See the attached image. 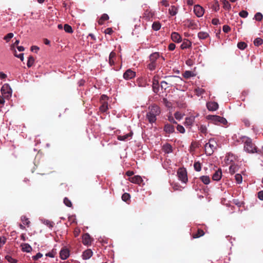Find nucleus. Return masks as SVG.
<instances>
[{
    "instance_id": "1",
    "label": "nucleus",
    "mask_w": 263,
    "mask_h": 263,
    "mask_svg": "<svg viewBox=\"0 0 263 263\" xmlns=\"http://www.w3.org/2000/svg\"><path fill=\"white\" fill-rule=\"evenodd\" d=\"M161 113L160 107L157 105H152L148 108V111L146 115V118L149 123H155L157 120V117Z\"/></svg>"
},
{
    "instance_id": "2",
    "label": "nucleus",
    "mask_w": 263,
    "mask_h": 263,
    "mask_svg": "<svg viewBox=\"0 0 263 263\" xmlns=\"http://www.w3.org/2000/svg\"><path fill=\"white\" fill-rule=\"evenodd\" d=\"M241 140L244 144L243 149L245 151L251 154L257 153V147L252 142L251 138L246 136H242L241 138Z\"/></svg>"
},
{
    "instance_id": "3",
    "label": "nucleus",
    "mask_w": 263,
    "mask_h": 263,
    "mask_svg": "<svg viewBox=\"0 0 263 263\" xmlns=\"http://www.w3.org/2000/svg\"><path fill=\"white\" fill-rule=\"evenodd\" d=\"M217 145V142L214 139H210L209 142L206 143L204 145L205 154L207 155L211 156L216 148Z\"/></svg>"
},
{
    "instance_id": "4",
    "label": "nucleus",
    "mask_w": 263,
    "mask_h": 263,
    "mask_svg": "<svg viewBox=\"0 0 263 263\" xmlns=\"http://www.w3.org/2000/svg\"><path fill=\"white\" fill-rule=\"evenodd\" d=\"M177 175L179 180L182 183L186 184L188 181L187 171L184 167L179 168L177 172Z\"/></svg>"
},
{
    "instance_id": "5",
    "label": "nucleus",
    "mask_w": 263,
    "mask_h": 263,
    "mask_svg": "<svg viewBox=\"0 0 263 263\" xmlns=\"http://www.w3.org/2000/svg\"><path fill=\"white\" fill-rule=\"evenodd\" d=\"M208 118L212 123L216 125H226L227 123V121L224 118L219 116H209Z\"/></svg>"
},
{
    "instance_id": "6",
    "label": "nucleus",
    "mask_w": 263,
    "mask_h": 263,
    "mask_svg": "<svg viewBox=\"0 0 263 263\" xmlns=\"http://www.w3.org/2000/svg\"><path fill=\"white\" fill-rule=\"evenodd\" d=\"M1 92L4 97L9 99L12 95V90L9 84H5L1 88Z\"/></svg>"
},
{
    "instance_id": "7",
    "label": "nucleus",
    "mask_w": 263,
    "mask_h": 263,
    "mask_svg": "<svg viewBox=\"0 0 263 263\" xmlns=\"http://www.w3.org/2000/svg\"><path fill=\"white\" fill-rule=\"evenodd\" d=\"M161 59L162 60H164V58L163 57L161 56L159 52H156L152 53L149 55V61L150 62H153L155 64H157V60H160Z\"/></svg>"
},
{
    "instance_id": "8",
    "label": "nucleus",
    "mask_w": 263,
    "mask_h": 263,
    "mask_svg": "<svg viewBox=\"0 0 263 263\" xmlns=\"http://www.w3.org/2000/svg\"><path fill=\"white\" fill-rule=\"evenodd\" d=\"M154 12L149 9H147L145 10L143 14V18L147 21H149L154 16Z\"/></svg>"
},
{
    "instance_id": "9",
    "label": "nucleus",
    "mask_w": 263,
    "mask_h": 263,
    "mask_svg": "<svg viewBox=\"0 0 263 263\" xmlns=\"http://www.w3.org/2000/svg\"><path fill=\"white\" fill-rule=\"evenodd\" d=\"M92 239L88 233H85L82 236V243L84 245L89 246L91 245Z\"/></svg>"
},
{
    "instance_id": "10",
    "label": "nucleus",
    "mask_w": 263,
    "mask_h": 263,
    "mask_svg": "<svg viewBox=\"0 0 263 263\" xmlns=\"http://www.w3.org/2000/svg\"><path fill=\"white\" fill-rule=\"evenodd\" d=\"M194 12L197 17H200L203 16L204 9L202 7L197 5L194 6Z\"/></svg>"
},
{
    "instance_id": "11",
    "label": "nucleus",
    "mask_w": 263,
    "mask_h": 263,
    "mask_svg": "<svg viewBox=\"0 0 263 263\" xmlns=\"http://www.w3.org/2000/svg\"><path fill=\"white\" fill-rule=\"evenodd\" d=\"M136 77V72L130 69H127L123 74V78L126 80H129Z\"/></svg>"
},
{
    "instance_id": "12",
    "label": "nucleus",
    "mask_w": 263,
    "mask_h": 263,
    "mask_svg": "<svg viewBox=\"0 0 263 263\" xmlns=\"http://www.w3.org/2000/svg\"><path fill=\"white\" fill-rule=\"evenodd\" d=\"M129 181L132 183L139 185L141 184L143 181L142 177L139 175L134 176V177L129 178Z\"/></svg>"
},
{
    "instance_id": "13",
    "label": "nucleus",
    "mask_w": 263,
    "mask_h": 263,
    "mask_svg": "<svg viewBox=\"0 0 263 263\" xmlns=\"http://www.w3.org/2000/svg\"><path fill=\"white\" fill-rule=\"evenodd\" d=\"M206 107L210 111H215L218 108V104L215 102H209L206 103Z\"/></svg>"
},
{
    "instance_id": "14",
    "label": "nucleus",
    "mask_w": 263,
    "mask_h": 263,
    "mask_svg": "<svg viewBox=\"0 0 263 263\" xmlns=\"http://www.w3.org/2000/svg\"><path fill=\"white\" fill-rule=\"evenodd\" d=\"M222 177V171L219 168L216 170L212 175V179L213 181H218Z\"/></svg>"
},
{
    "instance_id": "15",
    "label": "nucleus",
    "mask_w": 263,
    "mask_h": 263,
    "mask_svg": "<svg viewBox=\"0 0 263 263\" xmlns=\"http://www.w3.org/2000/svg\"><path fill=\"white\" fill-rule=\"evenodd\" d=\"M69 251L67 248H63L60 252V258L65 260L69 256Z\"/></svg>"
},
{
    "instance_id": "16",
    "label": "nucleus",
    "mask_w": 263,
    "mask_h": 263,
    "mask_svg": "<svg viewBox=\"0 0 263 263\" xmlns=\"http://www.w3.org/2000/svg\"><path fill=\"white\" fill-rule=\"evenodd\" d=\"M198 116L197 115L196 116H190L186 117L184 122V125L186 126H191L193 125L195 121V119Z\"/></svg>"
},
{
    "instance_id": "17",
    "label": "nucleus",
    "mask_w": 263,
    "mask_h": 263,
    "mask_svg": "<svg viewBox=\"0 0 263 263\" xmlns=\"http://www.w3.org/2000/svg\"><path fill=\"white\" fill-rule=\"evenodd\" d=\"M172 40L177 43H180L182 41V37L181 35L177 32H174L171 34Z\"/></svg>"
},
{
    "instance_id": "18",
    "label": "nucleus",
    "mask_w": 263,
    "mask_h": 263,
    "mask_svg": "<svg viewBox=\"0 0 263 263\" xmlns=\"http://www.w3.org/2000/svg\"><path fill=\"white\" fill-rule=\"evenodd\" d=\"M93 253L91 249H87L84 251L82 254L83 259H89L92 256Z\"/></svg>"
},
{
    "instance_id": "19",
    "label": "nucleus",
    "mask_w": 263,
    "mask_h": 263,
    "mask_svg": "<svg viewBox=\"0 0 263 263\" xmlns=\"http://www.w3.org/2000/svg\"><path fill=\"white\" fill-rule=\"evenodd\" d=\"M164 130L167 134H172L175 132V128L171 124H166L164 127Z\"/></svg>"
},
{
    "instance_id": "20",
    "label": "nucleus",
    "mask_w": 263,
    "mask_h": 263,
    "mask_svg": "<svg viewBox=\"0 0 263 263\" xmlns=\"http://www.w3.org/2000/svg\"><path fill=\"white\" fill-rule=\"evenodd\" d=\"M116 53L114 51H111L109 56V63L110 66L115 64Z\"/></svg>"
},
{
    "instance_id": "21",
    "label": "nucleus",
    "mask_w": 263,
    "mask_h": 263,
    "mask_svg": "<svg viewBox=\"0 0 263 263\" xmlns=\"http://www.w3.org/2000/svg\"><path fill=\"white\" fill-rule=\"evenodd\" d=\"M132 133H129L128 134H125L124 135H119L118 136L117 139L120 141H126L128 138H131L132 136Z\"/></svg>"
},
{
    "instance_id": "22",
    "label": "nucleus",
    "mask_w": 263,
    "mask_h": 263,
    "mask_svg": "<svg viewBox=\"0 0 263 263\" xmlns=\"http://www.w3.org/2000/svg\"><path fill=\"white\" fill-rule=\"evenodd\" d=\"M21 246L23 252H30L32 250L31 247L28 243H22Z\"/></svg>"
},
{
    "instance_id": "23",
    "label": "nucleus",
    "mask_w": 263,
    "mask_h": 263,
    "mask_svg": "<svg viewBox=\"0 0 263 263\" xmlns=\"http://www.w3.org/2000/svg\"><path fill=\"white\" fill-rule=\"evenodd\" d=\"M109 18L108 14L106 13L103 14L98 21V24L101 25L104 24V22L108 20Z\"/></svg>"
},
{
    "instance_id": "24",
    "label": "nucleus",
    "mask_w": 263,
    "mask_h": 263,
    "mask_svg": "<svg viewBox=\"0 0 263 263\" xmlns=\"http://www.w3.org/2000/svg\"><path fill=\"white\" fill-rule=\"evenodd\" d=\"M199 179L205 185H208L211 182V179L209 176H201Z\"/></svg>"
},
{
    "instance_id": "25",
    "label": "nucleus",
    "mask_w": 263,
    "mask_h": 263,
    "mask_svg": "<svg viewBox=\"0 0 263 263\" xmlns=\"http://www.w3.org/2000/svg\"><path fill=\"white\" fill-rule=\"evenodd\" d=\"M192 43L190 41L187 40H184L181 44L180 47L182 49H184L190 47Z\"/></svg>"
},
{
    "instance_id": "26",
    "label": "nucleus",
    "mask_w": 263,
    "mask_h": 263,
    "mask_svg": "<svg viewBox=\"0 0 263 263\" xmlns=\"http://www.w3.org/2000/svg\"><path fill=\"white\" fill-rule=\"evenodd\" d=\"M163 151L165 153H171L173 152L172 147L170 144H165L163 146Z\"/></svg>"
},
{
    "instance_id": "27",
    "label": "nucleus",
    "mask_w": 263,
    "mask_h": 263,
    "mask_svg": "<svg viewBox=\"0 0 263 263\" xmlns=\"http://www.w3.org/2000/svg\"><path fill=\"white\" fill-rule=\"evenodd\" d=\"M209 36V34L207 32L200 31L198 33V37L200 40H204Z\"/></svg>"
},
{
    "instance_id": "28",
    "label": "nucleus",
    "mask_w": 263,
    "mask_h": 263,
    "mask_svg": "<svg viewBox=\"0 0 263 263\" xmlns=\"http://www.w3.org/2000/svg\"><path fill=\"white\" fill-rule=\"evenodd\" d=\"M168 12L170 15L174 16L178 12V8L175 6H171L168 9Z\"/></svg>"
},
{
    "instance_id": "29",
    "label": "nucleus",
    "mask_w": 263,
    "mask_h": 263,
    "mask_svg": "<svg viewBox=\"0 0 263 263\" xmlns=\"http://www.w3.org/2000/svg\"><path fill=\"white\" fill-rule=\"evenodd\" d=\"M136 82L139 87H145L147 85L146 82L142 78L137 79Z\"/></svg>"
},
{
    "instance_id": "30",
    "label": "nucleus",
    "mask_w": 263,
    "mask_h": 263,
    "mask_svg": "<svg viewBox=\"0 0 263 263\" xmlns=\"http://www.w3.org/2000/svg\"><path fill=\"white\" fill-rule=\"evenodd\" d=\"M223 4V8L227 10L231 9V5L227 0H221Z\"/></svg>"
},
{
    "instance_id": "31",
    "label": "nucleus",
    "mask_w": 263,
    "mask_h": 263,
    "mask_svg": "<svg viewBox=\"0 0 263 263\" xmlns=\"http://www.w3.org/2000/svg\"><path fill=\"white\" fill-rule=\"evenodd\" d=\"M42 222L50 229H52L54 224L53 221L47 219L42 220Z\"/></svg>"
},
{
    "instance_id": "32",
    "label": "nucleus",
    "mask_w": 263,
    "mask_h": 263,
    "mask_svg": "<svg viewBox=\"0 0 263 263\" xmlns=\"http://www.w3.org/2000/svg\"><path fill=\"white\" fill-rule=\"evenodd\" d=\"M161 27V24L159 22H155L152 24V28L155 31L159 30Z\"/></svg>"
},
{
    "instance_id": "33",
    "label": "nucleus",
    "mask_w": 263,
    "mask_h": 263,
    "mask_svg": "<svg viewBox=\"0 0 263 263\" xmlns=\"http://www.w3.org/2000/svg\"><path fill=\"white\" fill-rule=\"evenodd\" d=\"M204 234V233L203 231L202 230L199 229L196 233L193 234V237L194 238H199L202 236Z\"/></svg>"
},
{
    "instance_id": "34",
    "label": "nucleus",
    "mask_w": 263,
    "mask_h": 263,
    "mask_svg": "<svg viewBox=\"0 0 263 263\" xmlns=\"http://www.w3.org/2000/svg\"><path fill=\"white\" fill-rule=\"evenodd\" d=\"M6 259L9 262V263H17V260L16 259H15L13 258L11 256L7 255L5 256Z\"/></svg>"
},
{
    "instance_id": "35",
    "label": "nucleus",
    "mask_w": 263,
    "mask_h": 263,
    "mask_svg": "<svg viewBox=\"0 0 263 263\" xmlns=\"http://www.w3.org/2000/svg\"><path fill=\"white\" fill-rule=\"evenodd\" d=\"M237 171V166L235 165L231 164L229 167V173L233 175Z\"/></svg>"
},
{
    "instance_id": "36",
    "label": "nucleus",
    "mask_w": 263,
    "mask_h": 263,
    "mask_svg": "<svg viewBox=\"0 0 263 263\" xmlns=\"http://www.w3.org/2000/svg\"><path fill=\"white\" fill-rule=\"evenodd\" d=\"M263 43V40L260 37L255 39L254 41V44L256 46H259Z\"/></svg>"
},
{
    "instance_id": "37",
    "label": "nucleus",
    "mask_w": 263,
    "mask_h": 263,
    "mask_svg": "<svg viewBox=\"0 0 263 263\" xmlns=\"http://www.w3.org/2000/svg\"><path fill=\"white\" fill-rule=\"evenodd\" d=\"M247 47V44L244 42H240L237 44V47L240 50H244Z\"/></svg>"
},
{
    "instance_id": "38",
    "label": "nucleus",
    "mask_w": 263,
    "mask_h": 263,
    "mask_svg": "<svg viewBox=\"0 0 263 263\" xmlns=\"http://www.w3.org/2000/svg\"><path fill=\"white\" fill-rule=\"evenodd\" d=\"M34 62V58L32 56H30L28 59V61H27V66L28 67H31L33 65Z\"/></svg>"
},
{
    "instance_id": "39",
    "label": "nucleus",
    "mask_w": 263,
    "mask_h": 263,
    "mask_svg": "<svg viewBox=\"0 0 263 263\" xmlns=\"http://www.w3.org/2000/svg\"><path fill=\"white\" fill-rule=\"evenodd\" d=\"M130 195L127 193H124L122 196V199L123 201L127 202L130 200Z\"/></svg>"
},
{
    "instance_id": "40",
    "label": "nucleus",
    "mask_w": 263,
    "mask_h": 263,
    "mask_svg": "<svg viewBox=\"0 0 263 263\" xmlns=\"http://www.w3.org/2000/svg\"><path fill=\"white\" fill-rule=\"evenodd\" d=\"M64 30L65 31V32H66L67 33H71L73 32V30H72V27L68 24L64 25Z\"/></svg>"
},
{
    "instance_id": "41",
    "label": "nucleus",
    "mask_w": 263,
    "mask_h": 263,
    "mask_svg": "<svg viewBox=\"0 0 263 263\" xmlns=\"http://www.w3.org/2000/svg\"><path fill=\"white\" fill-rule=\"evenodd\" d=\"M194 169L197 171L200 172L201 170V163L199 162H196L194 164Z\"/></svg>"
},
{
    "instance_id": "42",
    "label": "nucleus",
    "mask_w": 263,
    "mask_h": 263,
    "mask_svg": "<svg viewBox=\"0 0 263 263\" xmlns=\"http://www.w3.org/2000/svg\"><path fill=\"white\" fill-rule=\"evenodd\" d=\"M157 64H155L153 62H150L147 65V68L151 71L155 70L156 68Z\"/></svg>"
},
{
    "instance_id": "43",
    "label": "nucleus",
    "mask_w": 263,
    "mask_h": 263,
    "mask_svg": "<svg viewBox=\"0 0 263 263\" xmlns=\"http://www.w3.org/2000/svg\"><path fill=\"white\" fill-rule=\"evenodd\" d=\"M236 181L237 183L240 184L242 182V177L239 174H237L235 176Z\"/></svg>"
},
{
    "instance_id": "44",
    "label": "nucleus",
    "mask_w": 263,
    "mask_h": 263,
    "mask_svg": "<svg viewBox=\"0 0 263 263\" xmlns=\"http://www.w3.org/2000/svg\"><path fill=\"white\" fill-rule=\"evenodd\" d=\"M108 109V104L107 103L104 102L103 104L100 107V110L102 112H105Z\"/></svg>"
},
{
    "instance_id": "45",
    "label": "nucleus",
    "mask_w": 263,
    "mask_h": 263,
    "mask_svg": "<svg viewBox=\"0 0 263 263\" xmlns=\"http://www.w3.org/2000/svg\"><path fill=\"white\" fill-rule=\"evenodd\" d=\"M174 116L177 120H180L183 117L184 114H182L181 112L177 111L175 113Z\"/></svg>"
},
{
    "instance_id": "46",
    "label": "nucleus",
    "mask_w": 263,
    "mask_h": 263,
    "mask_svg": "<svg viewBox=\"0 0 263 263\" xmlns=\"http://www.w3.org/2000/svg\"><path fill=\"white\" fill-rule=\"evenodd\" d=\"M14 35L13 33H9L6 36H4V39L8 42L13 37Z\"/></svg>"
},
{
    "instance_id": "47",
    "label": "nucleus",
    "mask_w": 263,
    "mask_h": 263,
    "mask_svg": "<svg viewBox=\"0 0 263 263\" xmlns=\"http://www.w3.org/2000/svg\"><path fill=\"white\" fill-rule=\"evenodd\" d=\"M21 220L24 225L29 226L30 221L25 216L22 217Z\"/></svg>"
},
{
    "instance_id": "48",
    "label": "nucleus",
    "mask_w": 263,
    "mask_h": 263,
    "mask_svg": "<svg viewBox=\"0 0 263 263\" xmlns=\"http://www.w3.org/2000/svg\"><path fill=\"white\" fill-rule=\"evenodd\" d=\"M262 15L260 12H257L254 16V18L258 21H260L262 19Z\"/></svg>"
},
{
    "instance_id": "49",
    "label": "nucleus",
    "mask_w": 263,
    "mask_h": 263,
    "mask_svg": "<svg viewBox=\"0 0 263 263\" xmlns=\"http://www.w3.org/2000/svg\"><path fill=\"white\" fill-rule=\"evenodd\" d=\"M13 53L15 57L20 59V60L23 61L24 60V54L23 53H20L19 54H17L16 53V51L15 49H14Z\"/></svg>"
},
{
    "instance_id": "50",
    "label": "nucleus",
    "mask_w": 263,
    "mask_h": 263,
    "mask_svg": "<svg viewBox=\"0 0 263 263\" xmlns=\"http://www.w3.org/2000/svg\"><path fill=\"white\" fill-rule=\"evenodd\" d=\"M193 76V73L191 71H185L183 74V77L185 78H189Z\"/></svg>"
},
{
    "instance_id": "51",
    "label": "nucleus",
    "mask_w": 263,
    "mask_h": 263,
    "mask_svg": "<svg viewBox=\"0 0 263 263\" xmlns=\"http://www.w3.org/2000/svg\"><path fill=\"white\" fill-rule=\"evenodd\" d=\"M64 203L67 206L71 207L72 206V203H71V201L67 197H65L64 199Z\"/></svg>"
},
{
    "instance_id": "52",
    "label": "nucleus",
    "mask_w": 263,
    "mask_h": 263,
    "mask_svg": "<svg viewBox=\"0 0 263 263\" xmlns=\"http://www.w3.org/2000/svg\"><path fill=\"white\" fill-rule=\"evenodd\" d=\"M177 130L181 134H184L185 132L184 127L181 125H178L177 126Z\"/></svg>"
},
{
    "instance_id": "53",
    "label": "nucleus",
    "mask_w": 263,
    "mask_h": 263,
    "mask_svg": "<svg viewBox=\"0 0 263 263\" xmlns=\"http://www.w3.org/2000/svg\"><path fill=\"white\" fill-rule=\"evenodd\" d=\"M239 15L241 17L246 18L248 15V13L245 10H242L239 13Z\"/></svg>"
},
{
    "instance_id": "54",
    "label": "nucleus",
    "mask_w": 263,
    "mask_h": 263,
    "mask_svg": "<svg viewBox=\"0 0 263 263\" xmlns=\"http://www.w3.org/2000/svg\"><path fill=\"white\" fill-rule=\"evenodd\" d=\"M205 92V90L203 89L198 88L196 89V92L198 96H200L203 94Z\"/></svg>"
},
{
    "instance_id": "55",
    "label": "nucleus",
    "mask_w": 263,
    "mask_h": 263,
    "mask_svg": "<svg viewBox=\"0 0 263 263\" xmlns=\"http://www.w3.org/2000/svg\"><path fill=\"white\" fill-rule=\"evenodd\" d=\"M223 31L225 33H228L231 30V28L229 26L225 25L222 28Z\"/></svg>"
},
{
    "instance_id": "56",
    "label": "nucleus",
    "mask_w": 263,
    "mask_h": 263,
    "mask_svg": "<svg viewBox=\"0 0 263 263\" xmlns=\"http://www.w3.org/2000/svg\"><path fill=\"white\" fill-rule=\"evenodd\" d=\"M6 238L4 236L0 237V247H2L6 242Z\"/></svg>"
},
{
    "instance_id": "57",
    "label": "nucleus",
    "mask_w": 263,
    "mask_h": 263,
    "mask_svg": "<svg viewBox=\"0 0 263 263\" xmlns=\"http://www.w3.org/2000/svg\"><path fill=\"white\" fill-rule=\"evenodd\" d=\"M80 232H81L80 229L78 228H76L74 230V231H73V234H74V237H78L79 235Z\"/></svg>"
},
{
    "instance_id": "58",
    "label": "nucleus",
    "mask_w": 263,
    "mask_h": 263,
    "mask_svg": "<svg viewBox=\"0 0 263 263\" xmlns=\"http://www.w3.org/2000/svg\"><path fill=\"white\" fill-rule=\"evenodd\" d=\"M233 155L231 154H228V155L226 156V159H227V163H228V161H230V162L233 161Z\"/></svg>"
},
{
    "instance_id": "59",
    "label": "nucleus",
    "mask_w": 263,
    "mask_h": 263,
    "mask_svg": "<svg viewBox=\"0 0 263 263\" xmlns=\"http://www.w3.org/2000/svg\"><path fill=\"white\" fill-rule=\"evenodd\" d=\"M43 256V255L41 253H37L35 255L32 256V258L33 260H36L39 258H41Z\"/></svg>"
},
{
    "instance_id": "60",
    "label": "nucleus",
    "mask_w": 263,
    "mask_h": 263,
    "mask_svg": "<svg viewBox=\"0 0 263 263\" xmlns=\"http://www.w3.org/2000/svg\"><path fill=\"white\" fill-rule=\"evenodd\" d=\"M213 9H214V10L215 11H217L219 10V4H218V1H216V2L215 3V5H214L213 6Z\"/></svg>"
},
{
    "instance_id": "61",
    "label": "nucleus",
    "mask_w": 263,
    "mask_h": 263,
    "mask_svg": "<svg viewBox=\"0 0 263 263\" xmlns=\"http://www.w3.org/2000/svg\"><path fill=\"white\" fill-rule=\"evenodd\" d=\"M212 23L214 25H217L220 24L219 20L217 18H214L212 20Z\"/></svg>"
},
{
    "instance_id": "62",
    "label": "nucleus",
    "mask_w": 263,
    "mask_h": 263,
    "mask_svg": "<svg viewBox=\"0 0 263 263\" xmlns=\"http://www.w3.org/2000/svg\"><path fill=\"white\" fill-rule=\"evenodd\" d=\"M158 85V81L157 80H156L155 78H154L153 79V89H154V90L155 92H156V90H155L156 87Z\"/></svg>"
},
{
    "instance_id": "63",
    "label": "nucleus",
    "mask_w": 263,
    "mask_h": 263,
    "mask_svg": "<svg viewBox=\"0 0 263 263\" xmlns=\"http://www.w3.org/2000/svg\"><path fill=\"white\" fill-rule=\"evenodd\" d=\"M112 32H113V30H112V28H107L105 30V33L106 34H111L112 33Z\"/></svg>"
},
{
    "instance_id": "64",
    "label": "nucleus",
    "mask_w": 263,
    "mask_h": 263,
    "mask_svg": "<svg viewBox=\"0 0 263 263\" xmlns=\"http://www.w3.org/2000/svg\"><path fill=\"white\" fill-rule=\"evenodd\" d=\"M258 198L261 200H263V191H261L258 193Z\"/></svg>"
}]
</instances>
